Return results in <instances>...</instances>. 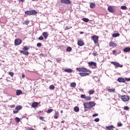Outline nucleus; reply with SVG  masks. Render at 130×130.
Instances as JSON below:
<instances>
[{"mask_svg": "<svg viewBox=\"0 0 130 130\" xmlns=\"http://www.w3.org/2000/svg\"><path fill=\"white\" fill-rule=\"evenodd\" d=\"M76 71H78V72H84L85 73L90 72L89 70L85 68H78L76 69Z\"/></svg>", "mask_w": 130, "mask_h": 130, "instance_id": "nucleus-3", "label": "nucleus"}, {"mask_svg": "<svg viewBox=\"0 0 130 130\" xmlns=\"http://www.w3.org/2000/svg\"><path fill=\"white\" fill-rule=\"evenodd\" d=\"M79 75L81 77H86V76H88L89 74L88 73H80Z\"/></svg>", "mask_w": 130, "mask_h": 130, "instance_id": "nucleus-14", "label": "nucleus"}, {"mask_svg": "<svg viewBox=\"0 0 130 130\" xmlns=\"http://www.w3.org/2000/svg\"><path fill=\"white\" fill-rule=\"evenodd\" d=\"M116 53V51L115 50L113 51V54H115Z\"/></svg>", "mask_w": 130, "mask_h": 130, "instance_id": "nucleus-53", "label": "nucleus"}, {"mask_svg": "<svg viewBox=\"0 0 130 130\" xmlns=\"http://www.w3.org/2000/svg\"><path fill=\"white\" fill-rule=\"evenodd\" d=\"M21 109H22V106H18L15 108L16 110H18V111L19 110H21Z\"/></svg>", "mask_w": 130, "mask_h": 130, "instance_id": "nucleus-29", "label": "nucleus"}, {"mask_svg": "<svg viewBox=\"0 0 130 130\" xmlns=\"http://www.w3.org/2000/svg\"><path fill=\"white\" fill-rule=\"evenodd\" d=\"M25 14L28 16H33L34 15H36V14H37V12L36 10L27 11L25 12Z\"/></svg>", "mask_w": 130, "mask_h": 130, "instance_id": "nucleus-1", "label": "nucleus"}, {"mask_svg": "<svg viewBox=\"0 0 130 130\" xmlns=\"http://www.w3.org/2000/svg\"><path fill=\"white\" fill-rule=\"evenodd\" d=\"M43 36H44L45 39H47V38L48 37V32H44L42 34Z\"/></svg>", "mask_w": 130, "mask_h": 130, "instance_id": "nucleus-13", "label": "nucleus"}, {"mask_svg": "<svg viewBox=\"0 0 130 130\" xmlns=\"http://www.w3.org/2000/svg\"><path fill=\"white\" fill-rule=\"evenodd\" d=\"M124 109L125 110H128V109H129V108L127 106H125L124 108Z\"/></svg>", "mask_w": 130, "mask_h": 130, "instance_id": "nucleus-44", "label": "nucleus"}, {"mask_svg": "<svg viewBox=\"0 0 130 130\" xmlns=\"http://www.w3.org/2000/svg\"><path fill=\"white\" fill-rule=\"evenodd\" d=\"M88 64L90 68H92V69H95L97 66V63L95 62L91 61L88 62Z\"/></svg>", "mask_w": 130, "mask_h": 130, "instance_id": "nucleus-4", "label": "nucleus"}, {"mask_svg": "<svg viewBox=\"0 0 130 130\" xmlns=\"http://www.w3.org/2000/svg\"><path fill=\"white\" fill-rule=\"evenodd\" d=\"M74 110L75 112H79V111H80V109L78 107H75Z\"/></svg>", "mask_w": 130, "mask_h": 130, "instance_id": "nucleus-25", "label": "nucleus"}, {"mask_svg": "<svg viewBox=\"0 0 130 130\" xmlns=\"http://www.w3.org/2000/svg\"><path fill=\"white\" fill-rule=\"evenodd\" d=\"M117 81L119 82V83H125V80H124V78L120 77L117 79Z\"/></svg>", "mask_w": 130, "mask_h": 130, "instance_id": "nucleus-9", "label": "nucleus"}, {"mask_svg": "<svg viewBox=\"0 0 130 130\" xmlns=\"http://www.w3.org/2000/svg\"><path fill=\"white\" fill-rule=\"evenodd\" d=\"M19 2H21V3H24V2H25V0H19Z\"/></svg>", "mask_w": 130, "mask_h": 130, "instance_id": "nucleus-55", "label": "nucleus"}, {"mask_svg": "<svg viewBox=\"0 0 130 130\" xmlns=\"http://www.w3.org/2000/svg\"><path fill=\"white\" fill-rule=\"evenodd\" d=\"M23 50H24V51H27V50H29V47L25 46L23 48Z\"/></svg>", "mask_w": 130, "mask_h": 130, "instance_id": "nucleus-27", "label": "nucleus"}, {"mask_svg": "<svg viewBox=\"0 0 130 130\" xmlns=\"http://www.w3.org/2000/svg\"><path fill=\"white\" fill-rule=\"evenodd\" d=\"M68 28V27H66V29H68V28Z\"/></svg>", "mask_w": 130, "mask_h": 130, "instance_id": "nucleus-62", "label": "nucleus"}, {"mask_svg": "<svg viewBox=\"0 0 130 130\" xmlns=\"http://www.w3.org/2000/svg\"><path fill=\"white\" fill-rule=\"evenodd\" d=\"M58 115H54V118H55V119H57L58 118Z\"/></svg>", "mask_w": 130, "mask_h": 130, "instance_id": "nucleus-41", "label": "nucleus"}, {"mask_svg": "<svg viewBox=\"0 0 130 130\" xmlns=\"http://www.w3.org/2000/svg\"><path fill=\"white\" fill-rule=\"evenodd\" d=\"M25 23H26L27 24H29V21H26Z\"/></svg>", "mask_w": 130, "mask_h": 130, "instance_id": "nucleus-58", "label": "nucleus"}, {"mask_svg": "<svg viewBox=\"0 0 130 130\" xmlns=\"http://www.w3.org/2000/svg\"><path fill=\"white\" fill-rule=\"evenodd\" d=\"M33 2H34L35 0H32Z\"/></svg>", "mask_w": 130, "mask_h": 130, "instance_id": "nucleus-61", "label": "nucleus"}, {"mask_svg": "<svg viewBox=\"0 0 130 130\" xmlns=\"http://www.w3.org/2000/svg\"><path fill=\"white\" fill-rule=\"evenodd\" d=\"M76 84L75 82H73L71 84V87H72L73 88H75L76 87Z\"/></svg>", "mask_w": 130, "mask_h": 130, "instance_id": "nucleus-32", "label": "nucleus"}, {"mask_svg": "<svg viewBox=\"0 0 130 130\" xmlns=\"http://www.w3.org/2000/svg\"><path fill=\"white\" fill-rule=\"evenodd\" d=\"M32 107H33L34 108H35V107H37V106H38V103L37 102H34L31 105Z\"/></svg>", "mask_w": 130, "mask_h": 130, "instance_id": "nucleus-20", "label": "nucleus"}, {"mask_svg": "<svg viewBox=\"0 0 130 130\" xmlns=\"http://www.w3.org/2000/svg\"><path fill=\"white\" fill-rule=\"evenodd\" d=\"M42 45V44H41V43H38L37 44V46H38V47H41Z\"/></svg>", "mask_w": 130, "mask_h": 130, "instance_id": "nucleus-40", "label": "nucleus"}, {"mask_svg": "<svg viewBox=\"0 0 130 130\" xmlns=\"http://www.w3.org/2000/svg\"><path fill=\"white\" fill-rule=\"evenodd\" d=\"M9 75H10L11 77H14V72H9Z\"/></svg>", "mask_w": 130, "mask_h": 130, "instance_id": "nucleus-39", "label": "nucleus"}, {"mask_svg": "<svg viewBox=\"0 0 130 130\" xmlns=\"http://www.w3.org/2000/svg\"><path fill=\"white\" fill-rule=\"evenodd\" d=\"M108 11H109L110 13H114V9L112 8V6L108 7Z\"/></svg>", "mask_w": 130, "mask_h": 130, "instance_id": "nucleus-12", "label": "nucleus"}, {"mask_svg": "<svg viewBox=\"0 0 130 130\" xmlns=\"http://www.w3.org/2000/svg\"><path fill=\"white\" fill-rule=\"evenodd\" d=\"M129 23H130V19H129Z\"/></svg>", "mask_w": 130, "mask_h": 130, "instance_id": "nucleus-63", "label": "nucleus"}, {"mask_svg": "<svg viewBox=\"0 0 130 130\" xmlns=\"http://www.w3.org/2000/svg\"><path fill=\"white\" fill-rule=\"evenodd\" d=\"M40 120H42V121H44V117H40Z\"/></svg>", "mask_w": 130, "mask_h": 130, "instance_id": "nucleus-45", "label": "nucleus"}, {"mask_svg": "<svg viewBox=\"0 0 130 130\" xmlns=\"http://www.w3.org/2000/svg\"><path fill=\"white\" fill-rule=\"evenodd\" d=\"M121 10H126L127 9V8L125 6H122L121 7Z\"/></svg>", "mask_w": 130, "mask_h": 130, "instance_id": "nucleus-33", "label": "nucleus"}, {"mask_svg": "<svg viewBox=\"0 0 130 130\" xmlns=\"http://www.w3.org/2000/svg\"><path fill=\"white\" fill-rule=\"evenodd\" d=\"M119 33H115L112 35V37H114V38H116V37H118L120 36Z\"/></svg>", "mask_w": 130, "mask_h": 130, "instance_id": "nucleus-21", "label": "nucleus"}, {"mask_svg": "<svg viewBox=\"0 0 130 130\" xmlns=\"http://www.w3.org/2000/svg\"><path fill=\"white\" fill-rule=\"evenodd\" d=\"M22 77L23 78H25V75L22 74Z\"/></svg>", "mask_w": 130, "mask_h": 130, "instance_id": "nucleus-56", "label": "nucleus"}, {"mask_svg": "<svg viewBox=\"0 0 130 130\" xmlns=\"http://www.w3.org/2000/svg\"><path fill=\"white\" fill-rule=\"evenodd\" d=\"M15 121H16V122H17V123L20 122V118H18V117H16Z\"/></svg>", "mask_w": 130, "mask_h": 130, "instance_id": "nucleus-38", "label": "nucleus"}, {"mask_svg": "<svg viewBox=\"0 0 130 130\" xmlns=\"http://www.w3.org/2000/svg\"><path fill=\"white\" fill-rule=\"evenodd\" d=\"M92 39L93 40V42L94 43H98V36H93L91 37Z\"/></svg>", "mask_w": 130, "mask_h": 130, "instance_id": "nucleus-8", "label": "nucleus"}, {"mask_svg": "<svg viewBox=\"0 0 130 130\" xmlns=\"http://www.w3.org/2000/svg\"><path fill=\"white\" fill-rule=\"evenodd\" d=\"M14 43L15 45H20L22 43V40L20 39H17L15 40Z\"/></svg>", "mask_w": 130, "mask_h": 130, "instance_id": "nucleus-7", "label": "nucleus"}, {"mask_svg": "<svg viewBox=\"0 0 130 130\" xmlns=\"http://www.w3.org/2000/svg\"><path fill=\"white\" fill-rule=\"evenodd\" d=\"M125 81H130V78H125Z\"/></svg>", "mask_w": 130, "mask_h": 130, "instance_id": "nucleus-52", "label": "nucleus"}, {"mask_svg": "<svg viewBox=\"0 0 130 130\" xmlns=\"http://www.w3.org/2000/svg\"><path fill=\"white\" fill-rule=\"evenodd\" d=\"M0 66H1V63H0Z\"/></svg>", "mask_w": 130, "mask_h": 130, "instance_id": "nucleus-64", "label": "nucleus"}, {"mask_svg": "<svg viewBox=\"0 0 130 130\" xmlns=\"http://www.w3.org/2000/svg\"><path fill=\"white\" fill-rule=\"evenodd\" d=\"M114 128V126L113 125H110L106 127V128L108 130H113V128Z\"/></svg>", "mask_w": 130, "mask_h": 130, "instance_id": "nucleus-17", "label": "nucleus"}, {"mask_svg": "<svg viewBox=\"0 0 130 130\" xmlns=\"http://www.w3.org/2000/svg\"><path fill=\"white\" fill-rule=\"evenodd\" d=\"M21 53H23L24 55H28L29 54V52L25 51H20Z\"/></svg>", "mask_w": 130, "mask_h": 130, "instance_id": "nucleus-22", "label": "nucleus"}, {"mask_svg": "<svg viewBox=\"0 0 130 130\" xmlns=\"http://www.w3.org/2000/svg\"><path fill=\"white\" fill-rule=\"evenodd\" d=\"M100 120V119L99 118H95L94 119V121H95V122H99V121Z\"/></svg>", "mask_w": 130, "mask_h": 130, "instance_id": "nucleus-42", "label": "nucleus"}, {"mask_svg": "<svg viewBox=\"0 0 130 130\" xmlns=\"http://www.w3.org/2000/svg\"><path fill=\"white\" fill-rule=\"evenodd\" d=\"M94 92H95V91L93 89L89 90V95H92V94H94Z\"/></svg>", "mask_w": 130, "mask_h": 130, "instance_id": "nucleus-28", "label": "nucleus"}, {"mask_svg": "<svg viewBox=\"0 0 130 130\" xmlns=\"http://www.w3.org/2000/svg\"><path fill=\"white\" fill-rule=\"evenodd\" d=\"M60 3L65 5H71L72 4V2L70 0H60Z\"/></svg>", "mask_w": 130, "mask_h": 130, "instance_id": "nucleus-5", "label": "nucleus"}, {"mask_svg": "<svg viewBox=\"0 0 130 130\" xmlns=\"http://www.w3.org/2000/svg\"><path fill=\"white\" fill-rule=\"evenodd\" d=\"M64 72H66V73H71L73 72V70H72L71 69L68 68V69H64Z\"/></svg>", "mask_w": 130, "mask_h": 130, "instance_id": "nucleus-18", "label": "nucleus"}, {"mask_svg": "<svg viewBox=\"0 0 130 130\" xmlns=\"http://www.w3.org/2000/svg\"><path fill=\"white\" fill-rule=\"evenodd\" d=\"M18 112H19V111L18 110H17L16 111H13V113L14 114H16L18 113Z\"/></svg>", "mask_w": 130, "mask_h": 130, "instance_id": "nucleus-46", "label": "nucleus"}, {"mask_svg": "<svg viewBox=\"0 0 130 130\" xmlns=\"http://www.w3.org/2000/svg\"><path fill=\"white\" fill-rule=\"evenodd\" d=\"M118 126H122V123H117Z\"/></svg>", "mask_w": 130, "mask_h": 130, "instance_id": "nucleus-47", "label": "nucleus"}, {"mask_svg": "<svg viewBox=\"0 0 130 130\" xmlns=\"http://www.w3.org/2000/svg\"><path fill=\"white\" fill-rule=\"evenodd\" d=\"M82 20L84 21V22H85V23H88V22H89V19L88 18H83Z\"/></svg>", "mask_w": 130, "mask_h": 130, "instance_id": "nucleus-31", "label": "nucleus"}, {"mask_svg": "<svg viewBox=\"0 0 130 130\" xmlns=\"http://www.w3.org/2000/svg\"><path fill=\"white\" fill-rule=\"evenodd\" d=\"M21 94H22V90H17V91H16L17 96H19V95H21Z\"/></svg>", "mask_w": 130, "mask_h": 130, "instance_id": "nucleus-24", "label": "nucleus"}, {"mask_svg": "<svg viewBox=\"0 0 130 130\" xmlns=\"http://www.w3.org/2000/svg\"><path fill=\"white\" fill-rule=\"evenodd\" d=\"M95 4H94L93 3H91L90 5V9H94V8H95Z\"/></svg>", "mask_w": 130, "mask_h": 130, "instance_id": "nucleus-26", "label": "nucleus"}, {"mask_svg": "<svg viewBox=\"0 0 130 130\" xmlns=\"http://www.w3.org/2000/svg\"><path fill=\"white\" fill-rule=\"evenodd\" d=\"M67 51L68 52H70V51H71L72 50V47H68L67 49H66Z\"/></svg>", "mask_w": 130, "mask_h": 130, "instance_id": "nucleus-35", "label": "nucleus"}, {"mask_svg": "<svg viewBox=\"0 0 130 130\" xmlns=\"http://www.w3.org/2000/svg\"><path fill=\"white\" fill-rule=\"evenodd\" d=\"M10 107L11 108H15V105H12L10 106Z\"/></svg>", "mask_w": 130, "mask_h": 130, "instance_id": "nucleus-51", "label": "nucleus"}, {"mask_svg": "<svg viewBox=\"0 0 130 130\" xmlns=\"http://www.w3.org/2000/svg\"><path fill=\"white\" fill-rule=\"evenodd\" d=\"M92 116H93V117H96V116H98V114H97V113L94 114L92 115Z\"/></svg>", "mask_w": 130, "mask_h": 130, "instance_id": "nucleus-49", "label": "nucleus"}, {"mask_svg": "<svg viewBox=\"0 0 130 130\" xmlns=\"http://www.w3.org/2000/svg\"><path fill=\"white\" fill-rule=\"evenodd\" d=\"M109 46H110L111 47H114L116 46V44L114 43V42H110L109 43Z\"/></svg>", "mask_w": 130, "mask_h": 130, "instance_id": "nucleus-16", "label": "nucleus"}, {"mask_svg": "<svg viewBox=\"0 0 130 130\" xmlns=\"http://www.w3.org/2000/svg\"><path fill=\"white\" fill-rule=\"evenodd\" d=\"M111 63L115 66L116 68H122L123 67L122 64H119V63L117 62H111Z\"/></svg>", "mask_w": 130, "mask_h": 130, "instance_id": "nucleus-6", "label": "nucleus"}, {"mask_svg": "<svg viewBox=\"0 0 130 130\" xmlns=\"http://www.w3.org/2000/svg\"><path fill=\"white\" fill-rule=\"evenodd\" d=\"M121 99L123 102H127V101H129L130 98L128 95H124L121 96Z\"/></svg>", "mask_w": 130, "mask_h": 130, "instance_id": "nucleus-2", "label": "nucleus"}, {"mask_svg": "<svg viewBox=\"0 0 130 130\" xmlns=\"http://www.w3.org/2000/svg\"><path fill=\"white\" fill-rule=\"evenodd\" d=\"M53 111V109H48L47 111V113H51V112Z\"/></svg>", "mask_w": 130, "mask_h": 130, "instance_id": "nucleus-37", "label": "nucleus"}, {"mask_svg": "<svg viewBox=\"0 0 130 130\" xmlns=\"http://www.w3.org/2000/svg\"><path fill=\"white\" fill-rule=\"evenodd\" d=\"M61 123H63V121H61Z\"/></svg>", "mask_w": 130, "mask_h": 130, "instance_id": "nucleus-60", "label": "nucleus"}, {"mask_svg": "<svg viewBox=\"0 0 130 130\" xmlns=\"http://www.w3.org/2000/svg\"><path fill=\"white\" fill-rule=\"evenodd\" d=\"M80 34H84V32L81 31V32H80Z\"/></svg>", "mask_w": 130, "mask_h": 130, "instance_id": "nucleus-57", "label": "nucleus"}, {"mask_svg": "<svg viewBox=\"0 0 130 130\" xmlns=\"http://www.w3.org/2000/svg\"><path fill=\"white\" fill-rule=\"evenodd\" d=\"M91 99H92V98H91V96H86L85 97V100L86 101H90V100H91Z\"/></svg>", "mask_w": 130, "mask_h": 130, "instance_id": "nucleus-30", "label": "nucleus"}, {"mask_svg": "<svg viewBox=\"0 0 130 130\" xmlns=\"http://www.w3.org/2000/svg\"><path fill=\"white\" fill-rule=\"evenodd\" d=\"M55 88V87L53 85H50V86H49V88H50L51 90H54Z\"/></svg>", "mask_w": 130, "mask_h": 130, "instance_id": "nucleus-34", "label": "nucleus"}, {"mask_svg": "<svg viewBox=\"0 0 130 130\" xmlns=\"http://www.w3.org/2000/svg\"><path fill=\"white\" fill-rule=\"evenodd\" d=\"M77 44L79 46H83V45H84V42L82 40H79V41H78Z\"/></svg>", "mask_w": 130, "mask_h": 130, "instance_id": "nucleus-15", "label": "nucleus"}, {"mask_svg": "<svg viewBox=\"0 0 130 130\" xmlns=\"http://www.w3.org/2000/svg\"><path fill=\"white\" fill-rule=\"evenodd\" d=\"M89 107L91 109V108H92V107H94V106H95V105H96V103H95L94 102H89Z\"/></svg>", "mask_w": 130, "mask_h": 130, "instance_id": "nucleus-11", "label": "nucleus"}, {"mask_svg": "<svg viewBox=\"0 0 130 130\" xmlns=\"http://www.w3.org/2000/svg\"><path fill=\"white\" fill-rule=\"evenodd\" d=\"M44 39V38H43V37H42V36H40L39 38V40H43Z\"/></svg>", "mask_w": 130, "mask_h": 130, "instance_id": "nucleus-43", "label": "nucleus"}, {"mask_svg": "<svg viewBox=\"0 0 130 130\" xmlns=\"http://www.w3.org/2000/svg\"><path fill=\"white\" fill-rule=\"evenodd\" d=\"M107 91L108 92H110V93H114V92L115 91V88H112V89L108 88Z\"/></svg>", "mask_w": 130, "mask_h": 130, "instance_id": "nucleus-19", "label": "nucleus"}, {"mask_svg": "<svg viewBox=\"0 0 130 130\" xmlns=\"http://www.w3.org/2000/svg\"><path fill=\"white\" fill-rule=\"evenodd\" d=\"M27 130H35V129L31 127H28Z\"/></svg>", "mask_w": 130, "mask_h": 130, "instance_id": "nucleus-50", "label": "nucleus"}, {"mask_svg": "<svg viewBox=\"0 0 130 130\" xmlns=\"http://www.w3.org/2000/svg\"><path fill=\"white\" fill-rule=\"evenodd\" d=\"M60 60H61L60 59H57V62H59V61H60Z\"/></svg>", "mask_w": 130, "mask_h": 130, "instance_id": "nucleus-54", "label": "nucleus"}, {"mask_svg": "<svg viewBox=\"0 0 130 130\" xmlns=\"http://www.w3.org/2000/svg\"><path fill=\"white\" fill-rule=\"evenodd\" d=\"M80 98H82V99H86V95L81 94L80 96Z\"/></svg>", "mask_w": 130, "mask_h": 130, "instance_id": "nucleus-36", "label": "nucleus"}, {"mask_svg": "<svg viewBox=\"0 0 130 130\" xmlns=\"http://www.w3.org/2000/svg\"><path fill=\"white\" fill-rule=\"evenodd\" d=\"M55 115H59V114H58V112L55 111Z\"/></svg>", "mask_w": 130, "mask_h": 130, "instance_id": "nucleus-48", "label": "nucleus"}, {"mask_svg": "<svg viewBox=\"0 0 130 130\" xmlns=\"http://www.w3.org/2000/svg\"><path fill=\"white\" fill-rule=\"evenodd\" d=\"M63 111L62 110H61V111H60V113H63Z\"/></svg>", "mask_w": 130, "mask_h": 130, "instance_id": "nucleus-59", "label": "nucleus"}, {"mask_svg": "<svg viewBox=\"0 0 130 130\" xmlns=\"http://www.w3.org/2000/svg\"><path fill=\"white\" fill-rule=\"evenodd\" d=\"M123 50L124 52H129V51H130V48H124Z\"/></svg>", "mask_w": 130, "mask_h": 130, "instance_id": "nucleus-23", "label": "nucleus"}, {"mask_svg": "<svg viewBox=\"0 0 130 130\" xmlns=\"http://www.w3.org/2000/svg\"><path fill=\"white\" fill-rule=\"evenodd\" d=\"M85 108L90 109L89 103H84L83 104Z\"/></svg>", "mask_w": 130, "mask_h": 130, "instance_id": "nucleus-10", "label": "nucleus"}]
</instances>
